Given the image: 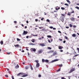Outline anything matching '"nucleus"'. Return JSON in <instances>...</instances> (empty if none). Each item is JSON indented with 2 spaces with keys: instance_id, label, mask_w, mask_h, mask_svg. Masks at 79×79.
Masks as SVG:
<instances>
[{
  "instance_id": "obj_61",
  "label": "nucleus",
  "mask_w": 79,
  "mask_h": 79,
  "mask_svg": "<svg viewBox=\"0 0 79 79\" xmlns=\"http://www.w3.org/2000/svg\"><path fill=\"white\" fill-rule=\"evenodd\" d=\"M66 28L67 29H68L69 28V27H66Z\"/></svg>"
},
{
  "instance_id": "obj_18",
  "label": "nucleus",
  "mask_w": 79,
  "mask_h": 79,
  "mask_svg": "<svg viewBox=\"0 0 79 79\" xmlns=\"http://www.w3.org/2000/svg\"><path fill=\"white\" fill-rule=\"evenodd\" d=\"M54 52V51H52V50H51V51H49L48 52L49 53H53V52Z\"/></svg>"
},
{
  "instance_id": "obj_49",
  "label": "nucleus",
  "mask_w": 79,
  "mask_h": 79,
  "mask_svg": "<svg viewBox=\"0 0 79 79\" xmlns=\"http://www.w3.org/2000/svg\"><path fill=\"white\" fill-rule=\"evenodd\" d=\"M78 56V54L75 55L74 56L76 57V56Z\"/></svg>"
},
{
  "instance_id": "obj_39",
  "label": "nucleus",
  "mask_w": 79,
  "mask_h": 79,
  "mask_svg": "<svg viewBox=\"0 0 79 79\" xmlns=\"http://www.w3.org/2000/svg\"><path fill=\"white\" fill-rule=\"evenodd\" d=\"M14 23H15V24H16V23H17V21H14Z\"/></svg>"
},
{
  "instance_id": "obj_46",
  "label": "nucleus",
  "mask_w": 79,
  "mask_h": 79,
  "mask_svg": "<svg viewBox=\"0 0 79 79\" xmlns=\"http://www.w3.org/2000/svg\"><path fill=\"white\" fill-rule=\"evenodd\" d=\"M58 32H59V33H60V34H61V31H58Z\"/></svg>"
},
{
  "instance_id": "obj_50",
  "label": "nucleus",
  "mask_w": 79,
  "mask_h": 79,
  "mask_svg": "<svg viewBox=\"0 0 79 79\" xmlns=\"http://www.w3.org/2000/svg\"><path fill=\"white\" fill-rule=\"evenodd\" d=\"M38 77H41V75H39Z\"/></svg>"
},
{
  "instance_id": "obj_11",
  "label": "nucleus",
  "mask_w": 79,
  "mask_h": 79,
  "mask_svg": "<svg viewBox=\"0 0 79 79\" xmlns=\"http://www.w3.org/2000/svg\"><path fill=\"white\" fill-rule=\"evenodd\" d=\"M19 65L18 64H17V65L15 66V68L16 69H18V68H19Z\"/></svg>"
},
{
  "instance_id": "obj_6",
  "label": "nucleus",
  "mask_w": 79,
  "mask_h": 79,
  "mask_svg": "<svg viewBox=\"0 0 79 79\" xmlns=\"http://www.w3.org/2000/svg\"><path fill=\"white\" fill-rule=\"evenodd\" d=\"M58 48L59 50H61L62 48H63V47L61 46H58Z\"/></svg>"
},
{
  "instance_id": "obj_27",
  "label": "nucleus",
  "mask_w": 79,
  "mask_h": 79,
  "mask_svg": "<svg viewBox=\"0 0 79 79\" xmlns=\"http://www.w3.org/2000/svg\"><path fill=\"white\" fill-rule=\"evenodd\" d=\"M11 53V52H7V55H10Z\"/></svg>"
},
{
  "instance_id": "obj_53",
  "label": "nucleus",
  "mask_w": 79,
  "mask_h": 79,
  "mask_svg": "<svg viewBox=\"0 0 79 79\" xmlns=\"http://www.w3.org/2000/svg\"><path fill=\"white\" fill-rule=\"evenodd\" d=\"M77 50L78 51V52H79V48H77Z\"/></svg>"
},
{
  "instance_id": "obj_48",
  "label": "nucleus",
  "mask_w": 79,
  "mask_h": 79,
  "mask_svg": "<svg viewBox=\"0 0 79 79\" xmlns=\"http://www.w3.org/2000/svg\"><path fill=\"white\" fill-rule=\"evenodd\" d=\"M65 5H66V6H68V4L67 3H65Z\"/></svg>"
},
{
  "instance_id": "obj_17",
  "label": "nucleus",
  "mask_w": 79,
  "mask_h": 79,
  "mask_svg": "<svg viewBox=\"0 0 79 79\" xmlns=\"http://www.w3.org/2000/svg\"><path fill=\"white\" fill-rule=\"evenodd\" d=\"M47 37H48V38H52V36L51 35H48Z\"/></svg>"
},
{
  "instance_id": "obj_3",
  "label": "nucleus",
  "mask_w": 79,
  "mask_h": 79,
  "mask_svg": "<svg viewBox=\"0 0 79 79\" xmlns=\"http://www.w3.org/2000/svg\"><path fill=\"white\" fill-rule=\"evenodd\" d=\"M74 13V11H72L71 12H69L67 14V15L68 16H70L71 15V14H72V13Z\"/></svg>"
},
{
  "instance_id": "obj_40",
  "label": "nucleus",
  "mask_w": 79,
  "mask_h": 79,
  "mask_svg": "<svg viewBox=\"0 0 79 79\" xmlns=\"http://www.w3.org/2000/svg\"><path fill=\"white\" fill-rule=\"evenodd\" d=\"M48 42L49 43H51V42L50 41V40H48Z\"/></svg>"
},
{
  "instance_id": "obj_19",
  "label": "nucleus",
  "mask_w": 79,
  "mask_h": 79,
  "mask_svg": "<svg viewBox=\"0 0 79 79\" xmlns=\"http://www.w3.org/2000/svg\"><path fill=\"white\" fill-rule=\"evenodd\" d=\"M61 21H62L63 23V22L64 21V19L63 18H62L61 19Z\"/></svg>"
},
{
  "instance_id": "obj_9",
  "label": "nucleus",
  "mask_w": 79,
  "mask_h": 79,
  "mask_svg": "<svg viewBox=\"0 0 79 79\" xmlns=\"http://www.w3.org/2000/svg\"><path fill=\"white\" fill-rule=\"evenodd\" d=\"M58 6H57L56 7L55 9L56 10H60V7H59L57 8H58Z\"/></svg>"
},
{
  "instance_id": "obj_21",
  "label": "nucleus",
  "mask_w": 79,
  "mask_h": 79,
  "mask_svg": "<svg viewBox=\"0 0 79 79\" xmlns=\"http://www.w3.org/2000/svg\"><path fill=\"white\" fill-rule=\"evenodd\" d=\"M1 45H3V41H1Z\"/></svg>"
},
{
  "instance_id": "obj_14",
  "label": "nucleus",
  "mask_w": 79,
  "mask_h": 79,
  "mask_svg": "<svg viewBox=\"0 0 79 79\" xmlns=\"http://www.w3.org/2000/svg\"><path fill=\"white\" fill-rule=\"evenodd\" d=\"M31 42H33V43H34L35 42V40L34 39H32V40H31Z\"/></svg>"
},
{
  "instance_id": "obj_36",
  "label": "nucleus",
  "mask_w": 79,
  "mask_h": 79,
  "mask_svg": "<svg viewBox=\"0 0 79 79\" xmlns=\"http://www.w3.org/2000/svg\"><path fill=\"white\" fill-rule=\"evenodd\" d=\"M46 21H47V22H50V20H49V19H47V20H46Z\"/></svg>"
},
{
  "instance_id": "obj_29",
  "label": "nucleus",
  "mask_w": 79,
  "mask_h": 79,
  "mask_svg": "<svg viewBox=\"0 0 79 79\" xmlns=\"http://www.w3.org/2000/svg\"><path fill=\"white\" fill-rule=\"evenodd\" d=\"M17 41H20V40H21L19 38H17Z\"/></svg>"
},
{
  "instance_id": "obj_31",
  "label": "nucleus",
  "mask_w": 79,
  "mask_h": 79,
  "mask_svg": "<svg viewBox=\"0 0 79 79\" xmlns=\"http://www.w3.org/2000/svg\"><path fill=\"white\" fill-rule=\"evenodd\" d=\"M65 39H66L67 40H68V37H67L66 36H65Z\"/></svg>"
},
{
  "instance_id": "obj_35",
  "label": "nucleus",
  "mask_w": 79,
  "mask_h": 79,
  "mask_svg": "<svg viewBox=\"0 0 79 79\" xmlns=\"http://www.w3.org/2000/svg\"><path fill=\"white\" fill-rule=\"evenodd\" d=\"M48 49H49V50H51L52 49V48L50 47H48Z\"/></svg>"
},
{
  "instance_id": "obj_13",
  "label": "nucleus",
  "mask_w": 79,
  "mask_h": 79,
  "mask_svg": "<svg viewBox=\"0 0 79 79\" xmlns=\"http://www.w3.org/2000/svg\"><path fill=\"white\" fill-rule=\"evenodd\" d=\"M39 66H40V64L39 63H37L36 64V66L37 67H39Z\"/></svg>"
},
{
  "instance_id": "obj_24",
  "label": "nucleus",
  "mask_w": 79,
  "mask_h": 79,
  "mask_svg": "<svg viewBox=\"0 0 79 79\" xmlns=\"http://www.w3.org/2000/svg\"><path fill=\"white\" fill-rule=\"evenodd\" d=\"M58 66H60V67H61L63 66V64H59V65H58Z\"/></svg>"
},
{
  "instance_id": "obj_51",
  "label": "nucleus",
  "mask_w": 79,
  "mask_h": 79,
  "mask_svg": "<svg viewBox=\"0 0 79 79\" xmlns=\"http://www.w3.org/2000/svg\"><path fill=\"white\" fill-rule=\"evenodd\" d=\"M61 79H66V78H65L64 77H61Z\"/></svg>"
},
{
  "instance_id": "obj_22",
  "label": "nucleus",
  "mask_w": 79,
  "mask_h": 79,
  "mask_svg": "<svg viewBox=\"0 0 79 79\" xmlns=\"http://www.w3.org/2000/svg\"><path fill=\"white\" fill-rule=\"evenodd\" d=\"M58 61V60L57 59H55V60H54L53 61V62H55V61Z\"/></svg>"
},
{
  "instance_id": "obj_52",
  "label": "nucleus",
  "mask_w": 79,
  "mask_h": 79,
  "mask_svg": "<svg viewBox=\"0 0 79 79\" xmlns=\"http://www.w3.org/2000/svg\"><path fill=\"white\" fill-rule=\"evenodd\" d=\"M60 69H61V68H60L59 69H58V70H57V72H58V71H60Z\"/></svg>"
},
{
  "instance_id": "obj_20",
  "label": "nucleus",
  "mask_w": 79,
  "mask_h": 79,
  "mask_svg": "<svg viewBox=\"0 0 79 79\" xmlns=\"http://www.w3.org/2000/svg\"><path fill=\"white\" fill-rule=\"evenodd\" d=\"M69 26H70V27H73V25H72V24H69Z\"/></svg>"
},
{
  "instance_id": "obj_8",
  "label": "nucleus",
  "mask_w": 79,
  "mask_h": 79,
  "mask_svg": "<svg viewBox=\"0 0 79 79\" xmlns=\"http://www.w3.org/2000/svg\"><path fill=\"white\" fill-rule=\"evenodd\" d=\"M40 46H42V47H44V46H45V45L44 44H40Z\"/></svg>"
},
{
  "instance_id": "obj_25",
  "label": "nucleus",
  "mask_w": 79,
  "mask_h": 79,
  "mask_svg": "<svg viewBox=\"0 0 79 79\" xmlns=\"http://www.w3.org/2000/svg\"><path fill=\"white\" fill-rule=\"evenodd\" d=\"M42 52V50H40V51H39V53H41Z\"/></svg>"
},
{
  "instance_id": "obj_56",
  "label": "nucleus",
  "mask_w": 79,
  "mask_h": 79,
  "mask_svg": "<svg viewBox=\"0 0 79 79\" xmlns=\"http://www.w3.org/2000/svg\"><path fill=\"white\" fill-rule=\"evenodd\" d=\"M63 43H64V44H65V43H66V41H65V40L64 41Z\"/></svg>"
},
{
  "instance_id": "obj_44",
  "label": "nucleus",
  "mask_w": 79,
  "mask_h": 79,
  "mask_svg": "<svg viewBox=\"0 0 79 79\" xmlns=\"http://www.w3.org/2000/svg\"><path fill=\"white\" fill-rule=\"evenodd\" d=\"M44 18H42L41 19V21H43V20H44Z\"/></svg>"
},
{
  "instance_id": "obj_62",
  "label": "nucleus",
  "mask_w": 79,
  "mask_h": 79,
  "mask_svg": "<svg viewBox=\"0 0 79 79\" xmlns=\"http://www.w3.org/2000/svg\"><path fill=\"white\" fill-rule=\"evenodd\" d=\"M25 29H27V26H25Z\"/></svg>"
},
{
  "instance_id": "obj_42",
  "label": "nucleus",
  "mask_w": 79,
  "mask_h": 79,
  "mask_svg": "<svg viewBox=\"0 0 79 79\" xmlns=\"http://www.w3.org/2000/svg\"><path fill=\"white\" fill-rule=\"evenodd\" d=\"M35 21L36 22H37V21H38V19H35Z\"/></svg>"
},
{
  "instance_id": "obj_58",
  "label": "nucleus",
  "mask_w": 79,
  "mask_h": 79,
  "mask_svg": "<svg viewBox=\"0 0 79 79\" xmlns=\"http://www.w3.org/2000/svg\"><path fill=\"white\" fill-rule=\"evenodd\" d=\"M52 29L53 30H56V28H53Z\"/></svg>"
},
{
  "instance_id": "obj_1",
  "label": "nucleus",
  "mask_w": 79,
  "mask_h": 79,
  "mask_svg": "<svg viewBox=\"0 0 79 79\" xmlns=\"http://www.w3.org/2000/svg\"><path fill=\"white\" fill-rule=\"evenodd\" d=\"M19 75H23L22 76V77H26V76H28V75L27 74H25V73H20L17 74V76H19Z\"/></svg>"
},
{
  "instance_id": "obj_41",
  "label": "nucleus",
  "mask_w": 79,
  "mask_h": 79,
  "mask_svg": "<svg viewBox=\"0 0 79 79\" xmlns=\"http://www.w3.org/2000/svg\"><path fill=\"white\" fill-rule=\"evenodd\" d=\"M45 60L44 59H42V62H45Z\"/></svg>"
},
{
  "instance_id": "obj_43",
  "label": "nucleus",
  "mask_w": 79,
  "mask_h": 79,
  "mask_svg": "<svg viewBox=\"0 0 79 79\" xmlns=\"http://www.w3.org/2000/svg\"><path fill=\"white\" fill-rule=\"evenodd\" d=\"M5 77H8V75H6Z\"/></svg>"
},
{
  "instance_id": "obj_12",
  "label": "nucleus",
  "mask_w": 79,
  "mask_h": 79,
  "mask_svg": "<svg viewBox=\"0 0 79 79\" xmlns=\"http://www.w3.org/2000/svg\"><path fill=\"white\" fill-rule=\"evenodd\" d=\"M29 65H30V67H31V70H33V68H32V65H31V64H29Z\"/></svg>"
},
{
  "instance_id": "obj_34",
  "label": "nucleus",
  "mask_w": 79,
  "mask_h": 79,
  "mask_svg": "<svg viewBox=\"0 0 79 79\" xmlns=\"http://www.w3.org/2000/svg\"><path fill=\"white\" fill-rule=\"evenodd\" d=\"M30 45H35V44L31 43V44H30Z\"/></svg>"
},
{
  "instance_id": "obj_5",
  "label": "nucleus",
  "mask_w": 79,
  "mask_h": 79,
  "mask_svg": "<svg viewBox=\"0 0 79 79\" xmlns=\"http://www.w3.org/2000/svg\"><path fill=\"white\" fill-rule=\"evenodd\" d=\"M30 50L31 51H33V52H36V49H35V48H31L30 49Z\"/></svg>"
},
{
  "instance_id": "obj_45",
  "label": "nucleus",
  "mask_w": 79,
  "mask_h": 79,
  "mask_svg": "<svg viewBox=\"0 0 79 79\" xmlns=\"http://www.w3.org/2000/svg\"><path fill=\"white\" fill-rule=\"evenodd\" d=\"M49 27L50 29H53V27Z\"/></svg>"
},
{
  "instance_id": "obj_63",
  "label": "nucleus",
  "mask_w": 79,
  "mask_h": 79,
  "mask_svg": "<svg viewBox=\"0 0 79 79\" xmlns=\"http://www.w3.org/2000/svg\"><path fill=\"white\" fill-rule=\"evenodd\" d=\"M22 52H24V50H22Z\"/></svg>"
},
{
  "instance_id": "obj_47",
  "label": "nucleus",
  "mask_w": 79,
  "mask_h": 79,
  "mask_svg": "<svg viewBox=\"0 0 79 79\" xmlns=\"http://www.w3.org/2000/svg\"><path fill=\"white\" fill-rule=\"evenodd\" d=\"M60 52H63V50H61L60 51Z\"/></svg>"
},
{
  "instance_id": "obj_4",
  "label": "nucleus",
  "mask_w": 79,
  "mask_h": 79,
  "mask_svg": "<svg viewBox=\"0 0 79 79\" xmlns=\"http://www.w3.org/2000/svg\"><path fill=\"white\" fill-rule=\"evenodd\" d=\"M27 33H28V31H23V35H26V34H27Z\"/></svg>"
},
{
  "instance_id": "obj_28",
  "label": "nucleus",
  "mask_w": 79,
  "mask_h": 79,
  "mask_svg": "<svg viewBox=\"0 0 79 79\" xmlns=\"http://www.w3.org/2000/svg\"><path fill=\"white\" fill-rule=\"evenodd\" d=\"M77 27V26H76V25H73V28H76V27Z\"/></svg>"
},
{
  "instance_id": "obj_10",
  "label": "nucleus",
  "mask_w": 79,
  "mask_h": 79,
  "mask_svg": "<svg viewBox=\"0 0 79 79\" xmlns=\"http://www.w3.org/2000/svg\"><path fill=\"white\" fill-rule=\"evenodd\" d=\"M15 47H20L21 46L19 45V44H17L16 45H14Z\"/></svg>"
},
{
  "instance_id": "obj_59",
  "label": "nucleus",
  "mask_w": 79,
  "mask_h": 79,
  "mask_svg": "<svg viewBox=\"0 0 79 79\" xmlns=\"http://www.w3.org/2000/svg\"><path fill=\"white\" fill-rule=\"evenodd\" d=\"M39 40H42V38H39Z\"/></svg>"
},
{
  "instance_id": "obj_7",
  "label": "nucleus",
  "mask_w": 79,
  "mask_h": 79,
  "mask_svg": "<svg viewBox=\"0 0 79 79\" xmlns=\"http://www.w3.org/2000/svg\"><path fill=\"white\" fill-rule=\"evenodd\" d=\"M70 19L71 21H75V18L72 17L70 18Z\"/></svg>"
},
{
  "instance_id": "obj_33",
  "label": "nucleus",
  "mask_w": 79,
  "mask_h": 79,
  "mask_svg": "<svg viewBox=\"0 0 79 79\" xmlns=\"http://www.w3.org/2000/svg\"><path fill=\"white\" fill-rule=\"evenodd\" d=\"M33 35L34 37H37L38 35Z\"/></svg>"
},
{
  "instance_id": "obj_30",
  "label": "nucleus",
  "mask_w": 79,
  "mask_h": 79,
  "mask_svg": "<svg viewBox=\"0 0 79 79\" xmlns=\"http://www.w3.org/2000/svg\"><path fill=\"white\" fill-rule=\"evenodd\" d=\"M75 8H76L78 10H79V7L78 6L76 7Z\"/></svg>"
},
{
  "instance_id": "obj_38",
  "label": "nucleus",
  "mask_w": 79,
  "mask_h": 79,
  "mask_svg": "<svg viewBox=\"0 0 79 79\" xmlns=\"http://www.w3.org/2000/svg\"><path fill=\"white\" fill-rule=\"evenodd\" d=\"M28 68L29 67H27V66L26 67H25L26 69H28Z\"/></svg>"
},
{
  "instance_id": "obj_37",
  "label": "nucleus",
  "mask_w": 79,
  "mask_h": 79,
  "mask_svg": "<svg viewBox=\"0 0 79 79\" xmlns=\"http://www.w3.org/2000/svg\"><path fill=\"white\" fill-rule=\"evenodd\" d=\"M73 60H75V59H76V57H75V56H73Z\"/></svg>"
},
{
  "instance_id": "obj_55",
  "label": "nucleus",
  "mask_w": 79,
  "mask_h": 79,
  "mask_svg": "<svg viewBox=\"0 0 79 79\" xmlns=\"http://www.w3.org/2000/svg\"><path fill=\"white\" fill-rule=\"evenodd\" d=\"M12 79H15L14 78V77L13 76H12Z\"/></svg>"
},
{
  "instance_id": "obj_15",
  "label": "nucleus",
  "mask_w": 79,
  "mask_h": 79,
  "mask_svg": "<svg viewBox=\"0 0 79 79\" xmlns=\"http://www.w3.org/2000/svg\"><path fill=\"white\" fill-rule=\"evenodd\" d=\"M72 37H76V34H74L72 35Z\"/></svg>"
},
{
  "instance_id": "obj_54",
  "label": "nucleus",
  "mask_w": 79,
  "mask_h": 79,
  "mask_svg": "<svg viewBox=\"0 0 79 79\" xmlns=\"http://www.w3.org/2000/svg\"><path fill=\"white\" fill-rule=\"evenodd\" d=\"M61 15L63 16H65L64 14H61Z\"/></svg>"
},
{
  "instance_id": "obj_60",
  "label": "nucleus",
  "mask_w": 79,
  "mask_h": 79,
  "mask_svg": "<svg viewBox=\"0 0 79 79\" xmlns=\"http://www.w3.org/2000/svg\"><path fill=\"white\" fill-rule=\"evenodd\" d=\"M21 26L22 27H24V25H23V24H21Z\"/></svg>"
},
{
  "instance_id": "obj_64",
  "label": "nucleus",
  "mask_w": 79,
  "mask_h": 79,
  "mask_svg": "<svg viewBox=\"0 0 79 79\" xmlns=\"http://www.w3.org/2000/svg\"><path fill=\"white\" fill-rule=\"evenodd\" d=\"M76 5H79V3L76 4Z\"/></svg>"
},
{
  "instance_id": "obj_16",
  "label": "nucleus",
  "mask_w": 79,
  "mask_h": 79,
  "mask_svg": "<svg viewBox=\"0 0 79 79\" xmlns=\"http://www.w3.org/2000/svg\"><path fill=\"white\" fill-rule=\"evenodd\" d=\"M49 61V60H45V63H48Z\"/></svg>"
},
{
  "instance_id": "obj_23",
  "label": "nucleus",
  "mask_w": 79,
  "mask_h": 79,
  "mask_svg": "<svg viewBox=\"0 0 79 79\" xmlns=\"http://www.w3.org/2000/svg\"><path fill=\"white\" fill-rule=\"evenodd\" d=\"M35 62H36V63H39V60H35Z\"/></svg>"
},
{
  "instance_id": "obj_26",
  "label": "nucleus",
  "mask_w": 79,
  "mask_h": 79,
  "mask_svg": "<svg viewBox=\"0 0 79 79\" xmlns=\"http://www.w3.org/2000/svg\"><path fill=\"white\" fill-rule=\"evenodd\" d=\"M61 9L63 10H65V8L63 7H61Z\"/></svg>"
},
{
  "instance_id": "obj_2",
  "label": "nucleus",
  "mask_w": 79,
  "mask_h": 79,
  "mask_svg": "<svg viewBox=\"0 0 79 79\" xmlns=\"http://www.w3.org/2000/svg\"><path fill=\"white\" fill-rule=\"evenodd\" d=\"M75 71V69L74 68H72L70 71L69 72V74H70V73H72V72H73V71Z\"/></svg>"
},
{
  "instance_id": "obj_32",
  "label": "nucleus",
  "mask_w": 79,
  "mask_h": 79,
  "mask_svg": "<svg viewBox=\"0 0 79 79\" xmlns=\"http://www.w3.org/2000/svg\"><path fill=\"white\" fill-rule=\"evenodd\" d=\"M66 1L67 2H68V3H71L70 1H69V0H66Z\"/></svg>"
},
{
  "instance_id": "obj_57",
  "label": "nucleus",
  "mask_w": 79,
  "mask_h": 79,
  "mask_svg": "<svg viewBox=\"0 0 79 79\" xmlns=\"http://www.w3.org/2000/svg\"><path fill=\"white\" fill-rule=\"evenodd\" d=\"M59 40H60V41H62V40L61 39H59Z\"/></svg>"
}]
</instances>
